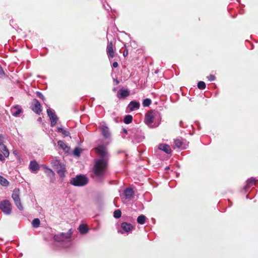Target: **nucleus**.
Listing matches in <instances>:
<instances>
[{"label": "nucleus", "mask_w": 258, "mask_h": 258, "mask_svg": "<svg viewBox=\"0 0 258 258\" xmlns=\"http://www.w3.org/2000/svg\"><path fill=\"white\" fill-rule=\"evenodd\" d=\"M12 197L15 202V204L17 207L21 211L23 210V206L21 204L20 195H19V190L15 189L13 191Z\"/></svg>", "instance_id": "6e6552de"}, {"label": "nucleus", "mask_w": 258, "mask_h": 258, "mask_svg": "<svg viewBox=\"0 0 258 258\" xmlns=\"http://www.w3.org/2000/svg\"><path fill=\"white\" fill-rule=\"evenodd\" d=\"M146 220V216L144 215H141L137 218V222L140 224L143 225L145 223Z\"/></svg>", "instance_id": "a878e982"}, {"label": "nucleus", "mask_w": 258, "mask_h": 258, "mask_svg": "<svg viewBox=\"0 0 258 258\" xmlns=\"http://www.w3.org/2000/svg\"><path fill=\"white\" fill-rule=\"evenodd\" d=\"M79 230L81 234H84L88 232V228L86 225L82 224L80 225L79 227Z\"/></svg>", "instance_id": "393cba45"}, {"label": "nucleus", "mask_w": 258, "mask_h": 258, "mask_svg": "<svg viewBox=\"0 0 258 258\" xmlns=\"http://www.w3.org/2000/svg\"><path fill=\"white\" fill-rule=\"evenodd\" d=\"M0 152L4 155L5 157H9L10 154L9 151L4 143L0 144Z\"/></svg>", "instance_id": "4be33fe9"}, {"label": "nucleus", "mask_w": 258, "mask_h": 258, "mask_svg": "<svg viewBox=\"0 0 258 258\" xmlns=\"http://www.w3.org/2000/svg\"><path fill=\"white\" fill-rule=\"evenodd\" d=\"M88 178L85 175H79L71 179L70 183L76 186H82L87 184Z\"/></svg>", "instance_id": "423d86ee"}, {"label": "nucleus", "mask_w": 258, "mask_h": 258, "mask_svg": "<svg viewBox=\"0 0 258 258\" xmlns=\"http://www.w3.org/2000/svg\"><path fill=\"white\" fill-rule=\"evenodd\" d=\"M151 104V100L149 98H146L143 101V106L144 107L149 106Z\"/></svg>", "instance_id": "c85d7f7f"}, {"label": "nucleus", "mask_w": 258, "mask_h": 258, "mask_svg": "<svg viewBox=\"0 0 258 258\" xmlns=\"http://www.w3.org/2000/svg\"><path fill=\"white\" fill-rule=\"evenodd\" d=\"M41 119V117H39V120H40Z\"/></svg>", "instance_id": "09e8293b"}, {"label": "nucleus", "mask_w": 258, "mask_h": 258, "mask_svg": "<svg viewBox=\"0 0 258 258\" xmlns=\"http://www.w3.org/2000/svg\"><path fill=\"white\" fill-rule=\"evenodd\" d=\"M112 91H113V92H115L117 91V88H115V87L113 88L112 89Z\"/></svg>", "instance_id": "c03bdc74"}, {"label": "nucleus", "mask_w": 258, "mask_h": 258, "mask_svg": "<svg viewBox=\"0 0 258 258\" xmlns=\"http://www.w3.org/2000/svg\"><path fill=\"white\" fill-rule=\"evenodd\" d=\"M29 168L32 172H35L39 169V165L35 161H31L29 164Z\"/></svg>", "instance_id": "aec40b11"}, {"label": "nucleus", "mask_w": 258, "mask_h": 258, "mask_svg": "<svg viewBox=\"0 0 258 258\" xmlns=\"http://www.w3.org/2000/svg\"><path fill=\"white\" fill-rule=\"evenodd\" d=\"M61 133L66 137L69 136L70 135L69 132L67 130H63Z\"/></svg>", "instance_id": "e433bc0d"}, {"label": "nucleus", "mask_w": 258, "mask_h": 258, "mask_svg": "<svg viewBox=\"0 0 258 258\" xmlns=\"http://www.w3.org/2000/svg\"><path fill=\"white\" fill-rule=\"evenodd\" d=\"M254 185L258 187V182H257V180H256V183H255Z\"/></svg>", "instance_id": "a18cd8bd"}, {"label": "nucleus", "mask_w": 258, "mask_h": 258, "mask_svg": "<svg viewBox=\"0 0 258 258\" xmlns=\"http://www.w3.org/2000/svg\"><path fill=\"white\" fill-rule=\"evenodd\" d=\"M31 107L32 110L37 114H40L42 111L40 103L36 99H33Z\"/></svg>", "instance_id": "9d476101"}, {"label": "nucleus", "mask_w": 258, "mask_h": 258, "mask_svg": "<svg viewBox=\"0 0 258 258\" xmlns=\"http://www.w3.org/2000/svg\"><path fill=\"white\" fill-rule=\"evenodd\" d=\"M106 52L109 59H111L114 57V52L113 49V44L112 42L108 43L106 48Z\"/></svg>", "instance_id": "f8f14e48"}, {"label": "nucleus", "mask_w": 258, "mask_h": 258, "mask_svg": "<svg viewBox=\"0 0 258 258\" xmlns=\"http://www.w3.org/2000/svg\"><path fill=\"white\" fill-rule=\"evenodd\" d=\"M5 137L2 134H0V144H3L4 142Z\"/></svg>", "instance_id": "4c0bfd02"}, {"label": "nucleus", "mask_w": 258, "mask_h": 258, "mask_svg": "<svg viewBox=\"0 0 258 258\" xmlns=\"http://www.w3.org/2000/svg\"><path fill=\"white\" fill-rule=\"evenodd\" d=\"M4 76H5V73L2 67L0 66V78H2Z\"/></svg>", "instance_id": "f704fd0d"}, {"label": "nucleus", "mask_w": 258, "mask_h": 258, "mask_svg": "<svg viewBox=\"0 0 258 258\" xmlns=\"http://www.w3.org/2000/svg\"><path fill=\"white\" fill-rule=\"evenodd\" d=\"M121 216V212L120 210H116L113 213V216L116 219L119 218Z\"/></svg>", "instance_id": "7c9ffc66"}, {"label": "nucleus", "mask_w": 258, "mask_h": 258, "mask_svg": "<svg viewBox=\"0 0 258 258\" xmlns=\"http://www.w3.org/2000/svg\"><path fill=\"white\" fill-rule=\"evenodd\" d=\"M47 113L50 120L51 126H55L58 120V117L54 111L49 108L47 109Z\"/></svg>", "instance_id": "1a4fd4ad"}, {"label": "nucleus", "mask_w": 258, "mask_h": 258, "mask_svg": "<svg viewBox=\"0 0 258 258\" xmlns=\"http://www.w3.org/2000/svg\"><path fill=\"white\" fill-rule=\"evenodd\" d=\"M57 145L59 148H61L64 151H68L69 148L67 144L62 141L59 140L57 142Z\"/></svg>", "instance_id": "5701e85b"}, {"label": "nucleus", "mask_w": 258, "mask_h": 258, "mask_svg": "<svg viewBox=\"0 0 258 258\" xmlns=\"http://www.w3.org/2000/svg\"><path fill=\"white\" fill-rule=\"evenodd\" d=\"M140 104L139 102L136 100H133L130 102L128 105L127 108L131 111H133L135 110L138 109L140 108Z\"/></svg>", "instance_id": "4468645a"}, {"label": "nucleus", "mask_w": 258, "mask_h": 258, "mask_svg": "<svg viewBox=\"0 0 258 258\" xmlns=\"http://www.w3.org/2000/svg\"><path fill=\"white\" fill-rule=\"evenodd\" d=\"M128 132H129V131H127L125 128H122V132H123L125 134H126V135L127 134Z\"/></svg>", "instance_id": "37998d69"}, {"label": "nucleus", "mask_w": 258, "mask_h": 258, "mask_svg": "<svg viewBox=\"0 0 258 258\" xmlns=\"http://www.w3.org/2000/svg\"><path fill=\"white\" fill-rule=\"evenodd\" d=\"M127 54V52H126V53H125V52H123V55L124 56H125Z\"/></svg>", "instance_id": "49530a36"}, {"label": "nucleus", "mask_w": 258, "mask_h": 258, "mask_svg": "<svg viewBox=\"0 0 258 258\" xmlns=\"http://www.w3.org/2000/svg\"><path fill=\"white\" fill-rule=\"evenodd\" d=\"M36 95L38 97L41 99L42 100H44L45 99V97L43 96V95L40 92H37Z\"/></svg>", "instance_id": "72a5a7b5"}, {"label": "nucleus", "mask_w": 258, "mask_h": 258, "mask_svg": "<svg viewBox=\"0 0 258 258\" xmlns=\"http://www.w3.org/2000/svg\"><path fill=\"white\" fill-rule=\"evenodd\" d=\"M121 228L125 232H129L133 229V226L130 223L122 222L121 224Z\"/></svg>", "instance_id": "6ab92c4d"}, {"label": "nucleus", "mask_w": 258, "mask_h": 258, "mask_svg": "<svg viewBox=\"0 0 258 258\" xmlns=\"http://www.w3.org/2000/svg\"><path fill=\"white\" fill-rule=\"evenodd\" d=\"M166 169H169V167H166Z\"/></svg>", "instance_id": "5fc2aeb1"}, {"label": "nucleus", "mask_w": 258, "mask_h": 258, "mask_svg": "<svg viewBox=\"0 0 258 258\" xmlns=\"http://www.w3.org/2000/svg\"><path fill=\"white\" fill-rule=\"evenodd\" d=\"M63 129L61 127H58L57 128V132H59V133H62V132L63 131Z\"/></svg>", "instance_id": "79ce46f5"}, {"label": "nucleus", "mask_w": 258, "mask_h": 258, "mask_svg": "<svg viewBox=\"0 0 258 258\" xmlns=\"http://www.w3.org/2000/svg\"><path fill=\"white\" fill-rule=\"evenodd\" d=\"M161 120L160 113L157 111L152 110L146 113L144 121L149 127H156L159 125Z\"/></svg>", "instance_id": "f03ea898"}, {"label": "nucleus", "mask_w": 258, "mask_h": 258, "mask_svg": "<svg viewBox=\"0 0 258 258\" xmlns=\"http://www.w3.org/2000/svg\"><path fill=\"white\" fill-rule=\"evenodd\" d=\"M41 119V117H39V120H40Z\"/></svg>", "instance_id": "8fccbe9b"}, {"label": "nucleus", "mask_w": 258, "mask_h": 258, "mask_svg": "<svg viewBox=\"0 0 258 258\" xmlns=\"http://www.w3.org/2000/svg\"><path fill=\"white\" fill-rule=\"evenodd\" d=\"M44 168L46 169L45 173L50 178V182H53L54 179V172L46 166H44Z\"/></svg>", "instance_id": "412c9836"}, {"label": "nucleus", "mask_w": 258, "mask_h": 258, "mask_svg": "<svg viewBox=\"0 0 258 258\" xmlns=\"http://www.w3.org/2000/svg\"><path fill=\"white\" fill-rule=\"evenodd\" d=\"M134 191L133 188L127 187L124 190V198L126 200H131L134 197Z\"/></svg>", "instance_id": "2eb2a0df"}, {"label": "nucleus", "mask_w": 258, "mask_h": 258, "mask_svg": "<svg viewBox=\"0 0 258 258\" xmlns=\"http://www.w3.org/2000/svg\"><path fill=\"white\" fill-rule=\"evenodd\" d=\"M129 138L133 143H139L144 139V136L141 130L138 128H132L129 130Z\"/></svg>", "instance_id": "20e7f679"}, {"label": "nucleus", "mask_w": 258, "mask_h": 258, "mask_svg": "<svg viewBox=\"0 0 258 258\" xmlns=\"http://www.w3.org/2000/svg\"><path fill=\"white\" fill-rule=\"evenodd\" d=\"M11 112L13 116L17 117L22 112V109L19 105H16L11 108Z\"/></svg>", "instance_id": "ddd939ff"}, {"label": "nucleus", "mask_w": 258, "mask_h": 258, "mask_svg": "<svg viewBox=\"0 0 258 258\" xmlns=\"http://www.w3.org/2000/svg\"><path fill=\"white\" fill-rule=\"evenodd\" d=\"M130 91L127 89L122 88L117 94V97L118 98H124L129 96Z\"/></svg>", "instance_id": "f3484780"}, {"label": "nucleus", "mask_w": 258, "mask_h": 258, "mask_svg": "<svg viewBox=\"0 0 258 258\" xmlns=\"http://www.w3.org/2000/svg\"><path fill=\"white\" fill-rule=\"evenodd\" d=\"M246 197V199H248V195H247Z\"/></svg>", "instance_id": "3c124183"}, {"label": "nucleus", "mask_w": 258, "mask_h": 258, "mask_svg": "<svg viewBox=\"0 0 258 258\" xmlns=\"http://www.w3.org/2000/svg\"><path fill=\"white\" fill-rule=\"evenodd\" d=\"M256 183V179L253 177H251L247 179L246 181V184L244 187L243 190L245 192L247 191L248 188L252 186Z\"/></svg>", "instance_id": "dca6fc26"}, {"label": "nucleus", "mask_w": 258, "mask_h": 258, "mask_svg": "<svg viewBox=\"0 0 258 258\" xmlns=\"http://www.w3.org/2000/svg\"><path fill=\"white\" fill-rule=\"evenodd\" d=\"M40 221L38 218H35L32 222V226L34 228H38L40 225Z\"/></svg>", "instance_id": "cd10ccee"}, {"label": "nucleus", "mask_w": 258, "mask_h": 258, "mask_svg": "<svg viewBox=\"0 0 258 258\" xmlns=\"http://www.w3.org/2000/svg\"><path fill=\"white\" fill-rule=\"evenodd\" d=\"M95 150L97 154L100 157L95 161L93 169L94 177L96 180L101 181L104 177L107 168L109 154L106 146L103 144L99 145Z\"/></svg>", "instance_id": "f257e3e1"}, {"label": "nucleus", "mask_w": 258, "mask_h": 258, "mask_svg": "<svg viewBox=\"0 0 258 258\" xmlns=\"http://www.w3.org/2000/svg\"><path fill=\"white\" fill-rule=\"evenodd\" d=\"M9 182L6 178L0 175V184L4 186H8L9 185Z\"/></svg>", "instance_id": "b1692460"}, {"label": "nucleus", "mask_w": 258, "mask_h": 258, "mask_svg": "<svg viewBox=\"0 0 258 258\" xmlns=\"http://www.w3.org/2000/svg\"><path fill=\"white\" fill-rule=\"evenodd\" d=\"M122 137H123V138H125V136H123V135H122Z\"/></svg>", "instance_id": "de8ad7c7"}, {"label": "nucleus", "mask_w": 258, "mask_h": 258, "mask_svg": "<svg viewBox=\"0 0 258 258\" xmlns=\"http://www.w3.org/2000/svg\"><path fill=\"white\" fill-rule=\"evenodd\" d=\"M72 233L73 231L71 229L67 233L62 232L55 235L53 239L55 241L61 242L63 247H67L70 244L71 236Z\"/></svg>", "instance_id": "7ed1b4c3"}, {"label": "nucleus", "mask_w": 258, "mask_h": 258, "mask_svg": "<svg viewBox=\"0 0 258 258\" xmlns=\"http://www.w3.org/2000/svg\"><path fill=\"white\" fill-rule=\"evenodd\" d=\"M12 206L10 201L5 200L0 202V209L6 215H10L12 212Z\"/></svg>", "instance_id": "0eeeda50"}, {"label": "nucleus", "mask_w": 258, "mask_h": 258, "mask_svg": "<svg viewBox=\"0 0 258 258\" xmlns=\"http://www.w3.org/2000/svg\"><path fill=\"white\" fill-rule=\"evenodd\" d=\"M81 153V150L80 148H76L74 150V154L75 156L79 157Z\"/></svg>", "instance_id": "473e14b6"}, {"label": "nucleus", "mask_w": 258, "mask_h": 258, "mask_svg": "<svg viewBox=\"0 0 258 258\" xmlns=\"http://www.w3.org/2000/svg\"><path fill=\"white\" fill-rule=\"evenodd\" d=\"M101 135L106 139H110L111 138V133L109 128L105 125H102L99 126Z\"/></svg>", "instance_id": "9b49d317"}, {"label": "nucleus", "mask_w": 258, "mask_h": 258, "mask_svg": "<svg viewBox=\"0 0 258 258\" xmlns=\"http://www.w3.org/2000/svg\"><path fill=\"white\" fill-rule=\"evenodd\" d=\"M118 64L116 61H114L112 63V67L114 68H116L118 67Z\"/></svg>", "instance_id": "ea45409f"}, {"label": "nucleus", "mask_w": 258, "mask_h": 258, "mask_svg": "<svg viewBox=\"0 0 258 258\" xmlns=\"http://www.w3.org/2000/svg\"><path fill=\"white\" fill-rule=\"evenodd\" d=\"M206 85L204 82L203 81H200L198 83V87L199 89L201 90H204L206 88Z\"/></svg>", "instance_id": "2f4dec72"}, {"label": "nucleus", "mask_w": 258, "mask_h": 258, "mask_svg": "<svg viewBox=\"0 0 258 258\" xmlns=\"http://www.w3.org/2000/svg\"><path fill=\"white\" fill-rule=\"evenodd\" d=\"M182 143L180 139H176L174 140V145L177 148H182Z\"/></svg>", "instance_id": "c756f323"}, {"label": "nucleus", "mask_w": 258, "mask_h": 258, "mask_svg": "<svg viewBox=\"0 0 258 258\" xmlns=\"http://www.w3.org/2000/svg\"><path fill=\"white\" fill-rule=\"evenodd\" d=\"M166 169H169V167H166Z\"/></svg>", "instance_id": "864d4df0"}, {"label": "nucleus", "mask_w": 258, "mask_h": 258, "mask_svg": "<svg viewBox=\"0 0 258 258\" xmlns=\"http://www.w3.org/2000/svg\"><path fill=\"white\" fill-rule=\"evenodd\" d=\"M51 164L54 169L58 174L61 178H63L65 176L66 166L58 160H53L51 161Z\"/></svg>", "instance_id": "39448f33"}, {"label": "nucleus", "mask_w": 258, "mask_h": 258, "mask_svg": "<svg viewBox=\"0 0 258 258\" xmlns=\"http://www.w3.org/2000/svg\"><path fill=\"white\" fill-rule=\"evenodd\" d=\"M158 149L168 154L171 153V149L170 147L166 144H159L158 146Z\"/></svg>", "instance_id": "a211bd4d"}, {"label": "nucleus", "mask_w": 258, "mask_h": 258, "mask_svg": "<svg viewBox=\"0 0 258 258\" xmlns=\"http://www.w3.org/2000/svg\"><path fill=\"white\" fill-rule=\"evenodd\" d=\"M207 78L210 81H213L215 80V77L213 75H210V76L207 77Z\"/></svg>", "instance_id": "c9c22d12"}, {"label": "nucleus", "mask_w": 258, "mask_h": 258, "mask_svg": "<svg viewBox=\"0 0 258 258\" xmlns=\"http://www.w3.org/2000/svg\"><path fill=\"white\" fill-rule=\"evenodd\" d=\"M113 82L115 85H117L119 83V81L117 79H114Z\"/></svg>", "instance_id": "a19ab883"}, {"label": "nucleus", "mask_w": 258, "mask_h": 258, "mask_svg": "<svg viewBox=\"0 0 258 258\" xmlns=\"http://www.w3.org/2000/svg\"><path fill=\"white\" fill-rule=\"evenodd\" d=\"M133 120V117L131 115H126L123 119V121L126 124H129L132 122Z\"/></svg>", "instance_id": "bb28decb"}, {"label": "nucleus", "mask_w": 258, "mask_h": 258, "mask_svg": "<svg viewBox=\"0 0 258 258\" xmlns=\"http://www.w3.org/2000/svg\"><path fill=\"white\" fill-rule=\"evenodd\" d=\"M6 157H5L4 154L0 153V160L2 161H4L5 160Z\"/></svg>", "instance_id": "58836bf2"}, {"label": "nucleus", "mask_w": 258, "mask_h": 258, "mask_svg": "<svg viewBox=\"0 0 258 258\" xmlns=\"http://www.w3.org/2000/svg\"><path fill=\"white\" fill-rule=\"evenodd\" d=\"M166 169H169V167H166Z\"/></svg>", "instance_id": "603ef678"}]
</instances>
